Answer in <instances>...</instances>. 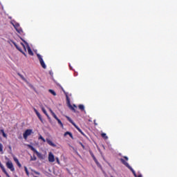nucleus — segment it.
Returning a JSON list of instances; mask_svg holds the SVG:
<instances>
[{
	"label": "nucleus",
	"instance_id": "1a4fd4ad",
	"mask_svg": "<svg viewBox=\"0 0 177 177\" xmlns=\"http://www.w3.org/2000/svg\"><path fill=\"white\" fill-rule=\"evenodd\" d=\"M6 165L7 168L11 171V172H15V167L13 166L12 161L7 162Z\"/></svg>",
	"mask_w": 177,
	"mask_h": 177
},
{
	"label": "nucleus",
	"instance_id": "c85d7f7f",
	"mask_svg": "<svg viewBox=\"0 0 177 177\" xmlns=\"http://www.w3.org/2000/svg\"><path fill=\"white\" fill-rule=\"evenodd\" d=\"M37 160V157L35 156H33L30 157V161H36Z\"/></svg>",
	"mask_w": 177,
	"mask_h": 177
},
{
	"label": "nucleus",
	"instance_id": "ddd939ff",
	"mask_svg": "<svg viewBox=\"0 0 177 177\" xmlns=\"http://www.w3.org/2000/svg\"><path fill=\"white\" fill-rule=\"evenodd\" d=\"M11 42L13 44V45L15 46V48L17 49V50H19V52L23 53V55H24V56H26V53L24 52H23L21 48H20V47L18 46V45H17V44H16V42H15L13 41H11Z\"/></svg>",
	"mask_w": 177,
	"mask_h": 177
},
{
	"label": "nucleus",
	"instance_id": "f3484780",
	"mask_svg": "<svg viewBox=\"0 0 177 177\" xmlns=\"http://www.w3.org/2000/svg\"><path fill=\"white\" fill-rule=\"evenodd\" d=\"M78 107L79 109L81 110V111H85V106H84V104H80Z\"/></svg>",
	"mask_w": 177,
	"mask_h": 177
},
{
	"label": "nucleus",
	"instance_id": "7ed1b4c3",
	"mask_svg": "<svg viewBox=\"0 0 177 177\" xmlns=\"http://www.w3.org/2000/svg\"><path fill=\"white\" fill-rule=\"evenodd\" d=\"M89 153L92 157V158L93 159V160L95 161L97 167H98V168H100L102 169V165H100V163L99 162V161H97V159H96V157H95V155L93 154V152L90 150Z\"/></svg>",
	"mask_w": 177,
	"mask_h": 177
},
{
	"label": "nucleus",
	"instance_id": "58836bf2",
	"mask_svg": "<svg viewBox=\"0 0 177 177\" xmlns=\"http://www.w3.org/2000/svg\"><path fill=\"white\" fill-rule=\"evenodd\" d=\"M73 107H75V109H77V106L75 104H73Z\"/></svg>",
	"mask_w": 177,
	"mask_h": 177
},
{
	"label": "nucleus",
	"instance_id": "a878e982",
	"mask_svg": "<svg viewBox=\"0 0 177 177\" xmlns=\"http://www.w3.org/2000/svg\"><path fill=\"white\" fill-rule=\"evenodd\" d=\"M24 169L27 176H30V172H28V169H27V167H24Z\"/></svg>",
	"mask_w": 177,
	"mask_h": 177
},
{
	"label": "nucleus",
	"instance_id": "9b49d317",
	"mask_svg": "<svg viewBox=\"0 0 177 177\" xmlns=\"http://www.w3.org/2000/svg\"><path fill=\"white\" fill-rule=\"evenodd\" d=\"M34 111L37 115V116L38 117L39 120L41 121V122L44 124V119H42V116L41 115V113H39V112H38V111L35 108H34Z\"/></svg>",
	"mask_w": 177,
	"mask_h": 177
},
{
	"label": "nucleus",
	"instance_id": "72a5a7b5",
	"mask_svg": "<svg viewBox=\"0 0 177 177\" xmlns=\"http://www.w3.org/2000/svg\"><path fill=\"white\" fill-rule=\"evenodd\" d=\"M14 161H15L16 164H17V162H19V159L15 158H14Z\"/></svg>",
	"mask_w": 177,
	"mask_h": 177
},
{
	"label": "nucleus",
	"instance_id": "c756f323",
	"mask_svg": "<svg viewBox=\"0 0 177 177\" xmlns=\"http://www.w3.org/2000/svg\"><path fill=\"white\" fill-rule=\"evenodd\" d=\"M39 139H41V140H42L44 142H46V140H45V138H44V137H42V136H40L39 137Z\"/></svg>",
	"mask_w": 177,
	"mask_h": 177
},
{
	"label": "nucleus",
	"instance_id": "f704fd0d",
	"mask_svg": "<svg viewBox=\"0 0 177 177\" xmlns=\"http://www.w3.org/2000/svg\"><path fill=\"white\" fill-rule=\"evenodd\" d=\"M17 165L19 168H21V164H20V162H17Z\"/></svg>",
	"mask_w": 177,
	"mask_h": 177
},
{
	"label": "nucleus",
	"instance_id": "4468645a",
	"mask_svg": "<svg viewBox=\"0 0 177 177\" xmlns=\"http://www.w3.org/2000/svg\"><path fill=\"white\" fill-rule=\"evenodd\" d=\"M41 109L43 113L45 114V115H46L48 119L50 120V117H49V115L48 114V112H46V110L45 109V108L44 106H41Z\"/></svg>",
	"mask_w": 177,
	"mask_h": 177
},
{
	"label": "nucleus",
	"instance_id": "6ab92c4d",
	"mask_svg": "<svg viewBox=\"0 0 177 177\" xmlns=\"http://www.w3.org/2000/svg\"><path fill=\"white\" fill-rule=\"evenodd\" d=\"M62 91H63L64 93H65L68 103H70V99L68 98V95H67V93H66V91H64V88H62Z\"/></svg>",
	"mask_w": 177,
	"mask_h": 177
},
{
	"label": "nucleus",
	"instance_id": "7c9ffc66",
	"mask_svg": "<svg viewBox=\"0 0 177 177\" xmlns=\"http://www.w3.org/2000/svg\"><path fill=\"white\" fill-rule=\"evenodd\" d=\"M79 145H80V146H82V149H83L84 150H85V145H84V144H82V142H79Z\"/></svg>",
	"mask_w": 177,
	"mask_h": 177
},
{
	"label": "nucleus",
	"instance_id": "473e14b6",
	"mask_svg": "<svg viewBox=\"0 0 177 177\" xmlns=\"http://www.w3.org/2000/svg\"><path fill=\"white\" fill-rule=\"evenodd\" d=\"M21 45L23 46L24 49L25 50H26V45H24V44H23V43H21Z\"/></svg>",
	"mask_w": 177,
	"mask_h": 177
},
{
	"label": "nucleus",
	"instance_id": "423d86ee",
	"mask_svg": "<svg viewBox=\"0 0 177 177\" xmlns=\"http://www.w3.org/2000/svg\"><path fill=\"white\" fill-rule=\"evenodd\" d=\"M37 58L39 61V63L41 66V67L44 69L46 68V64H45V62H44V59H42V55H39V54H37Z\"/></svg>",
	"mask_w": 177,
	"mask_h": 177
},
{
	"label": "nucleus",
	"instance_id": "aec40b11",
	"mask_svg": "<svg viewBox=\"0 0 177 177\" xmlns=\"http://www.w3.org/2000/svg\"><path fill=\"white\" fill-rule=\"evenodd\" d=\"M101 136L102 138H103V139H105L106 140V139H109V137L107 136V135H106V133H102Z\"/></svg>",
	"mask_w": 177,
	"mask_h": 177
},
{
	"label": "nucleus",
	"instance_id": "ea45409f",
	"mask_svg": "<svg viewBox=\"0 0 177 177\" xmlns=\"http://www.w3.org/2000/svg\"><path fill=\"white\" fill-rule=\"evenodd\" d=\"M111 177H113V176H111Z\"/></svg>",
	"mask_w": 177,
	"mask_h": 177
},
{
	"label": "nucleus",
	"instance_id": "2eb2a0df",
	"mask_svg": "<svg viewBox=\"0 0 177 177\" xmlns=\"http://www.w3.org/2000/svg\"><path fill=\"white\" fill-rule=\"evenodd\" d=\"M46 142H47L48 145H49L50 146H52V147H56V145H55V143H53V142H52V140L47 138Z\"/></svg>",
	"mask_w": 177,
	"mask_h": 177
},
{
	"label": "nucleus",
	"instance_id": "4be33fe9",
	"mask_svg": "<svg viewBox=\"0 0 177 177\" xmlns=\"http://www.w3.org/2000/svg\"><path fill=\"white\" fill-rule=\"evenodd\" d=\"M67 135H69L70 138H73V133H71L70 131L65 132L64 136H67Z\"/></svg>",
	"mask_w": 177,
	"mask_h": 177
},
{
	"label": "nucleus",
	"instance_id": "f8f14e48",
	"mask_svg": "<svg viewBox=\"0 0 177 177\" xmlns=\"http://www.w3.org/2000/svg\"><path fill=\"white\" fill-rule=\"evenodd\" d=\"M48 161L49 162H55V155L52 152L48 153Z\"/></svg>",
	"mask_w": 177,
	"mask_h": 177
},
{
	"label": "nucleus",
	"instance_id": "9d476101",
	"mask_svg": "<svg viewBox=\"0 0 177 177\" xmlns=\"http://www.w3.org/2000/svg\"><path fill=\"white\" fill-rule=\"evenodd\" d=\"M32 133V129H27L25 131V132L23 134L24 139L27 140L28 136Z\"/></svg>",
	"mask_w": 177,
	"mask_h": 177
},
{
	"label": "nucleus",
	"instance_id": "a211bd4d",
	"mask_svg": "<svg viewBox=\"0 0 177 177\" xmlns=\"http://www.w3.org/2000/svg\"><path fill=\"white\" fill-rule=\"evenodd\" d=\"M62 91H63L64 93H65L68 103H70V99L68 98V95H67V93H66V91H64V88H62Z\"/></svg>",
	"mask_w": 177,
	"mask_h": 177
},
{
	"label": "nucleus",
	"instance_id": "e433bc0d",
	"mask_svg": "<svg viewBox=\"0 0 177 177\" xmlns=\"http://www.w3.org/2000/svg\"><path fill=\"white\" fill-rule=\"evenodd\" d=\"M94 125H97V123H96V120H94Z\"/></svg>",
	"mask_w": 177,
	"mask_h": 177
},
{
	"label": "nucleus",
	"instance_id": "20e7f679",
	"mask_svg": "<svg viewBox=\"0 0 177 177\" xmlns=\"http://www.w3.org/2000/svg\"><path fill=\"white\" fill-rule=\"evenodd\" d=\"M29 147H30V150H32V152L35 153V154L37 156V157L39 158L44 160V156H42V154H41V153L38 152V151H37V149H35V148H34V147L29 145Z\"/></svg>",
	"mask_w": 177,
	"mask_h": 177
},
{
	"label": "nucleus",
	"instance_id": "c9c22d12",
	"mask_svg": "<svg viewBox=\"0 0 177 177\" xmlns=\"http://www.w3.org/2000/svg\"><path fill=\"white\" fill-rule=\"evenodd\" d=\"M34 172H35V174L36 175H41V173H39V172H38V171H34Z\"/></svg>",
	"mask_w": 177,
	"mask_h": 177
},
{
	"label": "nucleus",
	"instance_id": "f257e3e1",
	"mask_svg": "<svg viewBox=\"0 0 177 177\" xmlns=\"http://www.w3.org/2000/svg\"><path fill=\"white\" fill-rule=\"evenodd\" d=\"M129 160L127 156H124L123 158H120V160L123 164V165H125L130 171H131L132 174L134 175L135 177H138V175H136V172H135V170L129 165L127 161Z\"/></svg>",
	"mask_w": 177,
	"mask_h": 177
},
{
	"label": "nucleus",
	"instance_id": "b1692460",
	"mask_svg": "<svg viewBox=\"0 0 177 177\" xmlns=\"http://www.w3.org/2000/svg\"><path fill=\"white\" fill-rule=\"evenodd\" d=\"M48 92H50V93H51V95H53V96H56V92H55V91H53L52 89H49Z\"/></svg>",
	"mask_w": 177,
	"mask_h": 177
},
{
	"label": "nucleus",
	"instance_id": "393cba45",
	"mask_svg": "<svg viewBox=\"0 0 177 177\" xmlns=\"http://www.w3.org/2000/svg\"><path fill=\"white\" fill-rule=\"evenodd\" d=\"M69 107L71 108V109L72 110V111L73 113H77V111L75 110V108H74V106H71V104H69Z\"/></svg>",
	"mask_w": 177,
	"mask_h": 177
},
{
	"label": "nucleus",
	"instance_id": "5701e85b",
	"mask_svg": "<svg viewBox=\"0 0 177 177\" xmlns=\"http://www.w3.org/2000/svg\"><path fill=\"white\" fill-rule=\"evenodd\" d=\"M49 111L51 113V115H53V117L55 118V117H56V113H55V112H53V111L51 109H49Z\"/></svg>",
	"mask_w": 177,
	"mask_h": 177
},
{
	"label": "nucleus",
	"instance_id": "f03ea898",
	"mask_svg": "<svg viewBox=\"0 0 177 177\" xmlns=\"http://www.w3.org/2000/svg\"><path fill=\"white\" fill-rule=\"evenodd\" d=\"M66 118L68 120V121H69V122H71V124H72V125H73V127H75V128H76V129L81 133V134L83 135V136H85V133H84L82 132V130H81V129H80V127H78V126H77V124H75V122H74V121H73L71 120V118L67 115H65Z\"/></svg>",
	"mask_w": 177,
	"mask_h": 177
},
{
	"label": "nucleus",
	"instance_id": "cd10ccee",
	"mask_svg": "<svg viewBox=\"0 0 177 177\" xmlns=\"http://www.w3.org/2000/svg\"><path fill=\"white\" fill-rule=\"evenodd\" d=\"M19 77H20V78H21V80H23V81H26V77H24V76L20 73H18Z\"/></svg>",
	"mask_w": 177,
	"mask_h": 177
},
{
	"label": "nucleus",
	"instance_id": "39448f33",
	"mask_svg": "<svg viewBox=\"0 0 177 177\" xmlns=\"http://www.w3.org/2000/svg\"><path fill=\"white\" fill-rule=\"evenodd\" d=\"M37 58L39 61V63L41 66V67L44 69L46 68V64H45V62H44V59H42V55H39V54H37Z\"/></svg>",
	"mask_w": 177,
	"mask_h": 177
},
{
	"label": "nucleus",
	"instance_id": "dca6fc26",
	"mask_svg": "<svg viewBox=\"0 0 177 177\" xmlns=\"http://www.w3.org/2000/svg\"><path fill=\"white\" fill-rule=\"evenodd\" d=\"M54 118L57 121L58 124L61 125L62 128H63V122H62V120H60L57 116L55 117Z\"/></svg>",
	"mask_w": 177,
	"mask_h": 177
},
{
	"label": "nucleus",
	"instance_id": "2f4dec72",
	"mask_svg": "<svg viewBox=\"0 0 177 177\" xmlns=\"http://www.w3.org/2000/svg\"><path fill=\"white\" fill-rule=\"evenodd\" d=\"M55 160H56L57 164L60 165V160H59V158H56Z\"/></svg>",
	"mask_w": 177,
	"mask_h": 177
},
{
	"label": "nucleus",
	"instance_id": "412c9836",
	"mask_svg": "<svg viewBox=\"0 0 177 177\" xmlns=\"http://www.w3.org/2000/svg\"><path fill=\"white\" fill-rule=\"evenodd\" d=\"M0 132H1V133H2V135L4 138H8V135H6V133H5V131L3 129H1Z\"/></svg>",
	"mask_w": 177,
	"mask_h": 177
},
{
	"label": "nucleus",
	"instance_id": "6e6552de",
	"mask_svg": "<svg viewBox=\"0 0 177 177\" xmlns=\"http://www.w3.org/2000/svg\"><path fill=\"white\" fill-rule=\"evenodd\" d=\"M21 41H23V42H24L27 45L26 48H27V50H28V55H30V56H34V53L31 50V48L28 45V43L27 41H26L24 39H23L22 38H21Z\"/></svg>",
	"mask_w": 177,
	"mask_h": 177
},
{
	"label": "nucleus",
	"instance_id": "bb28decb",
	"mask_svg": "<svg viewBox=\"0 0 177 177\" xmlns=\"http://www.w3.org/2000/svg\"><path fill=\"white\" fill-rule=\"evenodd\" d=\"M0 152L3 153V145H2V143H0Z\"/></svg>",
	"mask_w": 177,
	"mask_h": 177
},
{
	"label": "nucleus",
	"instance_id": "0eeeda50",
	"mask_svg": "<svg viewBox=\"0 0 177 177\" xmlns=\"http://www.w3.org/2000/svg\"><path fill=\"white\" fill-rule=\"evenodd\" d=\"M12 26L19 34H23V29H21V28H20V24L16 23V24H12Z\"/></svg>",
	"mask_w": 177,
	"mask_h": 177
},
{
	"label": "nucleus",
	"instance_id": "4c0bfd02",
	"mask_svg": "<svg viewBox=\"0 0 177 177\" xmlns=\"http://www.w3.org/2000/svg\"><path fill=\"white\" fill-rule=\"evenodd\" d=\"M137 177H142V174H139Z\"/></svg>",
	"mask_w": 177,
	"mask_h": 177
}]
</instances>
